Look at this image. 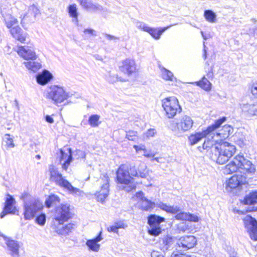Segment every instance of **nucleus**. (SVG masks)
<instances>
[{
	"label": "nucleus",
	"instance_id": "nucleus-1",
	"mask_svg": "<svg viewBox=\"0 0 257 257\" xmlns=\"http://www.w3.org/2000/svg\"><path fill=\"white\" fill-rule=\"evenodd\" d=\"M255 171V167L250 161L245 159L243 155H238L225 166L223 172L226 174L239 172L245 176L246 174H253Z\"/></svg>",
	"mask_w": 257,
	"mask_h": 257
},
{
	"label": "nucleus",
	"instance_id": "nucleus-2",
	"mask_svg": "<svg viewBox=\"0 0 257 257\" xmlns=\"http://www.w3.org/2000/svg\"><path fill=\"white\" fill-rule=\"evenodd\" d=\"M18 54L27 61L24 62L26 67L34 72H37L42 67L41 63L35 60L37 55L35 51L28 46H19L17 50Z\"/></svg>",
	"mask_w": 257,
	"mask_h": 257
},
{
	"label": "nucleus",
	"instance_id": "nucleus-3",
	"mask_svg": "<svg viewBox=\"0 0 257 257\" xmlns=\"http://www.w3.org/2000/svg\"><path fill=\"white\" fill-rule=\"evenodd\" d=\"M49 172H50V179L54 181L56 185L64 188L74 195L80 196L81 195L82 191L73 187L69 182L64 179L54 166L52 165L49 166Z\"/></svg>",
	"mask_w": 257,
	"mask_h": 257
},
{
	"label": "nucleus",
	"instance_id": "nucleus-4",
	"mask_svg": "<svg viewBox=\"0 0 257 257\" xmlns=\"http://www.w3.org/2000/svg\"><path fill=\"white\" fill-rule=\"evenodd\" d=\"M226 120V117L223 116L215 120L214 123L207 127L202 132L192 134L188 137V140L191 145H194L199 142L202 139L206 137H211L213 139L212 135H214V132L218 129Z\"/></svg>",
	"mask_w": 257,
	"mask_h": 257
},
{
	"label": "nucleus",
	"instance_id": "nucleus-5",
	"mask_svg": "<svg viewBox=\"0 0 257 257\" xmlns=\"http://www.w3.org/2000/svg\"><path fill=\"white\" fill-rule=\"evenodd\" d=\"M72 94L67 92L63 87L58 85H51L46 91V98L53 100L55 104H58L71 97Z\"/></svg>",
	"mask_w": 257,
	"mask_h": 257
},
{
	"label": "nucleus",
	"instance_id": "nucleus-6",
	"mask_svg": "<svg viewBox=\"0 0 257 257\" xmlns=\"http://www.w3.org/2000/svg\"><path fill=\"white\" fill-rule=\"evenodd\" d=\"M162 105L166 112V116L169 118H173L177 112L180 113L182 108L175 97H169L162 100Z\"/></svg>",
	"mask_w": 257,
	"mask_h": 257
},
{
	"label": "nucleus",
	"instance_id": "nucleus-7",
	"mask_svg": "<svg viewBox=\"0 0 257 257\" xmlns=\"http://www.w3.org/2000/svg\"><path fill=\"white\" fill-rule=\"evenodd\" d=\"M24 208L25 219L30 220L35 216L37 212L43 208V205L39 199L32 198L29 202H24Z\"/></svg>",
	"mask_w": 257,
	"mask_h": 257
},
{
	"label": "nucleus",
	"instance_id": "nucleus-8",
	"mask_svg": "<svg viewBox=\"0 0 257 257\" xmlns=\"http://www.w3.org/2000/svg\"><path fill=\"white\" fill-rule=\"evenodd\" d=\"M70 205L68 204H61L55 209L53 219L59 224H62L72 217L70 211Z\"/></svg>",
	"mask_w": 257,
	"mask_h": 257
},
{
	"label": "nucleus",
	"instance_id": "nucleus-9",
	"mask_svg": "<svg viewBox=\"0 0 257 257\" xmlns=\"http://www.w3.org/2000/svg\"><path fill=\"white\" fill-rule=\"evenodd\" d=\"M165 218L156 214H151L148 217V223L150 227L148 232L154 236L159 235L162 232L160 223L165 222Z\"/></svg>",
	"mask_w": 257,
	"mask_h": 257
},
{
	"label": "nucleus",
	"instance_id": "nucleus-10",
	"mask_svg": "<svg viewBox=\"0 0 257 257\" xmlns=\"http://www.w3.org/2000/svg\"><path fill=\"white\" fill-rule=\"evenodd\" d=\"M136 27L138 29L148 33L155 39L159 40L161 35L171 26L164 28H152L144 22L138 21L136 23Z\"/></svg>",
	"mask_w": 257,
	"mask_h": 257
},
{
	"label": "nucleus",
	"instance_id": "nucleus-11",
	"mask_svg": "<svg viewBox=\"0 0 257 257\" xmlns=\"http://www.w3.org/2000/svg\"><path fill=\"white\" fill-rule=\"evenodd\" d=\"M100 180L102 184L100 191L96 193V198L98 201L103 203L109 192V178L108 175L105 173L101 176Z\"/></svg>",
	"mask_w": 257,
	"mask_h": 257
},
{
	"label": "nucleus",
	"instance_id": "nucleus-12",
	"mask_svg": "<svg viewBox=\"0 0 257 257\" xmlns=\"http://www.w3.org/2000/svg\"><path fill=\"white\" fill-rule=\"evenodd\" d=\"M243 221L251 239L257 241V220L250 215H246Z\"/></svg>",
	"mask_w": 257,
	"mask_h": 257
},
{
	"label": "nucleus",
	"instance_id": "nucleus-13",
	"mask_svg": "<svg viewBox=\"0 0 257 257\" xmlns=\"http://www.w3.org/2000/svg\"><path fill=\"white\" fill-rule=\"evenodd\" d=\"M211 159L216 161L218 164H224L230 159L228 156L222 150V148L219 144L217 146L212 148V154L210 156Z\"/></svg>",
	"mask_w": 257,
	"mask_h": 257
},
{
	"label": "nucleus",
	"instance_id": "nucleus-14",
	"mask_svg": "<svg viewBox=\"0 0 257 257\" xmlns=\"http://www.w3.org/2000/svg\"><path fill=\"white\" fill-rule=\"evenodd\" d=\"M116 179L118 183L128 184L132 179L128 167L125 165H121L116 171Z\"/></svg>",
	"mask_w": 257,
	"mask_h": 257
},
{
	"label": "nucleus",
	"instance_id": "nucleus-15",
	"mask_svg": "<svg viewBox=\"0 0 257 257\" xmlns=\"http://www.w3.org/2000/svg\"><path fill=\"white\" fill-rule=\"evenodd\" d=\"M246 176L240 175H235L226 181V189H235L241 186L246 182Z\"/></svg>",
	"mask_w": 257,
	"mask_h": 257
},
{
	"label": "nucleus",
	"instance_id": "nucleus-16",
	"mask_svg": "<svg viewBox=\"0 0 257 257\" xmlns=\"http://www.w3.org/2000/svg\"><path fill=\"white\" fill-rule=\"evenodd\" d=\"M194 121L192 118L187 115L182 116L179 122L177 123V127L179 131L186 132L192 127Z\"/></svg>",
	"mask_w": 257,
	"mask_h": 257
},
{
	"label": "nucleus",
	"instance_id": "nucleus-17",
	"mask_svg": "<svg viewBox=\"0 0 257 257\" xmlns=\"http://www.w3.org/2000/svg\"><path fill=\"white\" fill-rule=\"evenodd\" d=\"M60 163L63 170L66 171L73 161L72 152L71 148H67L66 152L61 150Z\"/></svg>",
	"mask_w": 257,
	"mask_h": 257
},
{
	"label": "nucleus",
	"instance_id": "nucleus-18",
	"mask_svg": "<svg viewBox=\"0 0 257 257\" xmlns=\"http://www.w3.org/2000/svg\"><path fill=\"white\" fill-rule=\"evenodd\" d=\"M120 70L124 74L131 76L136 70V65L135 61L131 59H126L122 62L119 66Z\"/></svg>",
	"mask_w": 257,
	"mask_h": 257
},
{
	"label": "nucleus",
	"instance_id": "nucleus-19",
	"mask_svg": "<svg viewBox=\"0 0 257 257\" xmlns=\"http://www.w3.org/2000/svg\"><path fill=\"white\" fill-rule=\"evenodd\" d=\"M6 200L4 210L0 214V218H4L7 214L9 213L15 214L16 212V207L14 206L16 203L15 199L10 195H8Z\"/></svg>",
	"mask_w": 257,
	"mask_h": 257
},
{
	"label": "nucleus",
	"instance_id": "nucleus-20",
	"mask_svg": "<svg viewBox=\"0 0 257 257\" xmlns=\"http://www.w3.org/2000/svg\"><path fill=\"white\" fill-rule=\"evenodd\" d=\"M243 201L244 204L250 205L246 210V212L256 211L257 206H251V205L257 204V191L251 192L248 195H246Z\"/></svg>",
	"mask_w": 257,
	"mask_h": 257
},
{
	"label": "nucleus",
	"instance_id": "nucleus-21",
	"mask_svg": "<svg viewBox=\"0 0 257 257\" xmlns=\"http://www.w3.org/2000/svg\"><path fill=\"white\" fill-rule=\"evenodd\" d=\"M2 246L13 257H19L20 245L17 242H4Z\"/></svg>",
	"mask_w": 257,
	"mask_h": 257
},
{
	"label": "nucleus",
	"instance_id": "nucleus-22",
	"mask_svg": "<svg viewBox=\"0 0 257 257\" xmlns=\"http://www.w3.org/2000/svg\"><path fill=\"white\" fill-rule=\"evenodd\" d=\"M11 34L13 37L21 43H25L27 37V33L24 32L21 28L16 25L11 30Z\"/></svg>",
	"mask_w": 257,
	"mask_h": 257
},
{
	"label": "nucleus",
	"instance_id": "nucleus-23",
	"mask_svg": "<svg viewBox=\"0 0 257 257\" xmlns=\"http://www.w3.org/2000/svg\"><path fill=\"white\" fill-rule=\"evenodd\" d=\"M52 78V74L47 70H43L42 72L39 73L36 75L37 82L42 85L48 83Z\"/></svg>",
	"mask_w": 257,
	"mask_h": 257
},
{
	"label": "nucleus",
	"instance_id": "nucleus-24",
	"mask_svg": "<svg viewBox=\"0 0 257 257\" xmlns=\"http://www.w3.org/2000/svg\"><path fill=\"white\" fill-rule=\"evenodd\" d=\"M222 148V150L225 152L228 157L230 158L236 152L235 146L227 142L219 143Z\"/></svg>",
	"mask_w": 257,
	"mask_h": 257
},
{
	"label": "nucleus",
	"instance_id": "nucleus-25",
	"mask_svg": "<svg viewBox=\"0 0 257 257\" xmlns=\"http://www.w3.org/2000/svg\"><path fill=\"white\" fill-rule=\"evenodd\" d=\"M155 207L160 208L168 213L175 214L180 211V208L177 206H169L162 202L155 203Z\"/></svg>",
	"mask_w": 257,
	"mask_h": 257
},
{
	"label": "nucleus",
	"instance_id": "nucleus-26",
	"mask_svg": "<svg viewBox=\"0 0 257 257\" xmlns=\"http://www.w3.org/2000/svg\"><path fill=\"white\" fill-rule=\"evenodd\" d=\"M217 129L215 130L216 131ZM233 128L229 125H224L221 130L218 131V132L215 131L214 133H216L217 137H219L221 139H225L228 138L230 134L232 133Z\"/></svg>",
	"mask_w": 257,
	"mask_h": 257
},
{
	"label": "nucleus",
	"instance_id": "nucleus-27",
	"mask_svg": "<svg viewBox=\"0 0 257 257\" xmlns=\"http://www.w3.org/2000/svg\"><path fill=\"white\" fill-rule=\"evenodd\" d=\"M243 111L252 115H257V102L253 104H244L241 106Z\"/></svg>",
	"mask_w": 257,
	"mask_h": 257
},
{
	"label": "nucleus",
	"instance_id": "nucleus-28",
	"mask_svg": "<svg viewBox=\"0 0 257 257\" xmlns=\"http://www.w3.org/2000/svg\"><path fill=\"white\" fill-rule=\"evenodd\" d=\"M130 175L134 177L146 178L148 175L146 169H144L143 171L137 170L135 166H130Z\"/></svg>",
	"mask_w": 257,
	"mask_h": 257
},
{
	"label": "nucleus",
	"instance_id": "nucleus-29",
	"mask_svg": "<svg viewBox=\"0 0 257 257\" xmlns=\"http://www.w3.org/2000/svg\"><path fill=\"white\" fill-rule=\"evenodd\" d=\"M60 200V199L58 196L55 194L50 195L46 199V207L50 208L53 206L55 205L57 203H59Z\"/></svg>",
	"mask_w": 257,
	"mask_h": 257
},
{
	"label": "nucleus",
	"instance_id": "nucleus-30",
	"mask_svg": "<svg viewBox=\"0 0 257 257\" xmlns=\"http://www.w3.org/2000/svg\"><path fill=\"white\" fill-rule=\"evenodd\" d=\"M141 209L144 211H150L155 207V203L147 198L144 199L141 202H139Z\"/></svg>",
	"mask_w": 257,
	"mask_h": 257
},
{
	"label": "nucleus",
	"instance_id": "nucleus-31",
	"mask_svg": "<svg viewBox=\"0 0 257 257\" xmlns=\"http://www.w3.org/2000/svg\"><path fill=\"white\" fill-rule=\"evenodd\" d=\"M76 227V225L74 223H68L62 228L57 230V232L62 235H66L73 230Z\"/></svg>",
	"mask_w": 257,
	"mask_h": 257
},
{
	"label": "nucleus",
	"instance_id": "nucleus-32",
	"mask_svg": "<svg viewBox=\"0 0 257 257\" xmlns=\"http://www.w3.org/2000/svg\"><path fill=\"white\" fill-rule=\"evenodd\" d=\"M195 83L197 86H200L206 91H209L211 89V83L205 76H203L201 80L199 81H197Z\"/></svg>",
	"mask_w": 257,
	"mask_h": 257
},
{
	"label": "nucleus",
	"instance_id": "nucleus-33",
	"mask_svg": "<svg viewBox=\"0 0 257 257\" xmlns=\"http://www.w3.org/2000/svg\"><path fill=\"white\" fill-rule=\"evenodd\" d=\"M68 12L70 16L74 18L76 23H78V12L76 5L74 4L70 5L68 7Z\"/></svg>",
	"mask_w": 257,
	"mask_h": 257
},
{
	"label": "nucleus",
	"instance_id": "nucleus-34",
	"mask_svg": "<svg viewBox=\"0 0 257 257\" xmlns=\"http://www.w3.org/2000/svg\"><path fill=\"white\" fill-rule=\"evenodd\" d=\"M127 227V225L125 224L123 221H117L115 222L114 225L107 227V230L109 232H113L114 233H117L118 229L119 228H124Z\"/></svg>",
	"mask_w": 257,
	"mask_h": 257
},
{
	"label": "nucleus",
	"instance_id": "nucleus-35",
	"mask_svg": "<svg viewBox=\"0 0 257 257\" xmlns=\"http://www.w3.org/2000/svg\"><path fill=\"white\" fill-rule=\"evenodd\" d=\"M204 16L206 20L210 23H214L216 21V15L211 10H205Z\"/></svg>",
	"mask_w": 257,
	"mask_h": 257
},
{
	"label": "nucleus",
	"instance_id": "nucleus-36",
	"mask_svg": "<svg viewBox=\"0 0 257 257\" xmlns=\"http://www.w3.org/2000/svg\"><path fill=\"white\" fill-rule=\"evenodd\" d=\"M233 140L236 144L241 148L243 147L245 145V142L246 141L245 137L240 133H237L235 134Z\"/></svg>",
	"mask_w": 257,
	"mask_h": 257
},
{
	"label": "nucleus",
	"instance_id": "nucleus-37",
	"mask_svg": "<svg viewBox=\"0 0 257 257\" xmlns=\"http://www.w3.org/2000/svg\"><path fill=\"white\" fill-rule=\"evenodd\" d=\"M99 115L97 114H92L89 117L88 123L91 127H97L100 123V122H99Z\"/></svg>",
	"mask_w": 257,
	"mask_h": 257
},
{
	"label": "nucleus",
	"instance_id": "nucleus-38",
	"mask_svg": "<svg viewBox=\"0 0 257 257\" xmlns=\"http://www.w3.org/2000/svg\"><path fill=\"white\" fill-rule=\"evenodd\" d=\"M39 13V10L37 7L35 5H32L29 7L28 13L25 15L24 18L25 19L29 17H33L35 18Z\"/></svg>",
	"mask_w": 257,
	"mask_h": 257
},
{
	"label": "nucleus",
	"instance_id": "nucleus-39",
	"mask_svg": "<svg viewBox=\"0 0 257 257\" xmlns=\"http://www.w3.org/2000/svg\"><path fill=\"white\" fill-rule=\"evenodd\" d=\"M160 69L162 73V78L164 79L171 81L173 80V74L172 72L163 67H160Z\"/></svg>",
	"mask_w": 257,
	"mask_h": 257
},
{
	"label": "nucleus",
	"instance_id": "nucleus-40",
	"mask_svg": "<svg viewBox=\"0 0 257 257\" xmlns=\"http://www.w3.org/2000/svg\"><path fill=\"white\" fill-rule=\"evenodd\" d=\"M5 21L7 27L10 28L14 27V25H17L18 21L14 17H12L11 15H7L5 18Z\"/></svg>",
	"mask_w": 257,
	"mask_h": 257
},
{
	"label": "nucleus",
	"instance_id": "nucleus-41",
	"mask_svg": "<svg viewBox=\"0 0 257 257\" xmlns=\"http://www.w3.org/2000/svg\"><path fill=\"white\" fill-rule=\"evenodd\" d=\"M179 247H182L184 250L193 248L196 244V242H179L178 243Z\"/></svg>",
	"mask_w": 257,
	"mask_h": 257
},
{
	"label": "nucleus",
	"instance_id": "nucleus-42",
	"mask_svg": "<svg viewBox=\"0 0 257 257\" xmlns=\"http://www.w3.org/2000/svg\"><path fill=\"white\" fill-rule=\"evenodd\" d=\"M214 141L213 140H207L205 141L203 144V148L204 150H210L211 153H212V148L213 147L217 146V144L218 143L214 144Z\"/></svg>",
	"mask_w": 257,
	"mask_h": 257
},
{
	"label": "nucleus",
	"instance_id": "nucleus-43",
	"mask_svg": "<svg viewBox=\"0 0 257 257\" xmlns=\"http://www.w3.org/2000/svg\"><path fill=\"white\" fill-rule=\"evenodd\" d=\"M98 242H86V245L90 250L94 251H98L100 248V245Z\"/></svg>",
	"mask_w": 257,
	"mask_h": 257
},
{
	"label": "nucleus",
	"instance_id": "nucleus-44",
	"mask_svg": "<svg viewBox=\"0 0 257 257\" xmlns=\"http://www.w3.org/2000/svg\"><path fill=\"white\" fill-rule=\"evenodd\" d=\"M46 220V216L44 213H41L36 218V222L40 225L43 226Z\"/></svg>",
	"mask_w": 257,
	"mask_h": 257
},
{
	"label": "nucleus",
	"instance_id": "nucleus-45",
	"mask_svg": "<svg viewBox=\"0 0 257 257\" xmlns=\"http://www.w3.org/2000/svg\"><path fill=\"white\" fill-rule=\"evenodd\" d=\"M159 247L163 251H167L172 248L171 242H162Z\"/></svg>",
	"mask_w": 257,
	"mask_h": 257
},
{
	"label": "nucleus",
	"instance_id": "nucleus-46",
	"mask_svg": "<svg viewBox=\"0 0 257 257\" xmlns=\"http://www.w3.org/2000/svg\"><path fill=\"white\" fill-rule=\"evenodd\" d=\"M85 39H88L91 36H96L95 31L92 29H86L83 31Z\"/></svg>",
	"mask_w": 257,
	"mask_h": 257
},
{
	"label": "nucleus",
	"instance_id": "nucleus-47",
	"mask_svg": "<svg viewBox=\"0 0 257 257\" xmlns=\"http://www.w3.org/2000/svg\"><path fill=\"white\" fill-rule=\"evenodd\" d=\"M87 10L96 12V11H101L103 10V7L101 6H100V5H99L98 4H94L91 2Z\"/></svg>",
	"mask_w": 257,
	"mask_h": 257
},
{
	"label": "nucleus",
	"instance_id": "nucleus-48",
	"mask_svg": "<svg viewBox=\"0 0 257 257\" xmlns=\"http://www.w3.org/2000/svg\"><path fill=\"white\" fill-rule=\"evenodd\" d=\"M176 214L175 217L176 219L187 221L188 213L184 212H180L179 211Z\"/></svg>",
	"mask_w": 257,
	"mask_h": 257
},
{
	"label": "nucleus",
	"instance_id": "nucleus-49",
	"mask_svg": "<svg viewBox=\"0 0 257 257\" xmlns=\"http://www.w3.org/2000/svg\"><path fill=\"white\" fill-rule=\"evenodd\" d=\"M137 132L133 131H129L126 132V138L130 141H135L137 138Z\"/></svg>",
	"mask_w": 257,
	"mask_h": 257
},
{
	"label": "nucleus",
	"instance_id": "nucleus-50",
	"mask_svg": "<svg viewBox=\"0 0 257 257\" xmlns=\"http://www.w3.org/2000/svg\"><path fill=\"white\" fill-rule=\"evenodd\" d=\"M5 138L6 140V144L8 147L10 148H14L15 147L13 140L10 137V135L9 134H6L5 136Z\"/></svg>",
	"mask_w": 257,
	"mask_h": 257
},
{
	"label": "nucleus",
	"instance_id": "nucleus-51",
	"mask_svg": "<svg viewBox=\"0 0 257 257\" xmlns=\"http://www.w3.org/2000/svg\"><path fill=\"white\" fill-rule=\"evenodd\" d=\"M171 257H194V256L188 255L186 253H182L179 251H173L172 253Z\"/></svg>",
	"mask_w": 257,
	"mask_h": 257
},
{
	"label": "nucleus",
	"instance_id": "nucleus-52",
	"mask_svg": "<svg viewBox=\"0 0 257 257\" xmlns=\"http://www.w3.org/2000/svg\"><path fill=\"white\" fill-rule=\"evenodd\" d=\"M187 221L197 222L199 221V218L196 215L188 213Z\"/></svg>",
	"mask_w": 257,
	"mask_h": 257
},
{
	"label": "nucleus",
	"instance_id": "nucleus-53",
	"mask_svg": "<svg viewBox=\"0 0 257 257\" xmlns=\"http://www.w3.org/2000/svg\"><path fill=\"white\" fill-rule=\"evenodd\" d=\"M125 186L123 187V189L126 191V192H130L133 190H135L136 186L135 184L129 183L128 184H125Z\"/></svg>",
	"mask_w": 257,
	"mask_h": 257
},
{
	"label": "nucleus",
	"instance_id": "nucleus-54",
	"mask_svg": "<svg viewBox=\"0 0 257 257\" xmlns=\"http://www.w3.org/2000/svg\"><path fill=\"white\" fill-rule=\"evenodd\" d=\"M77 1L82 7L86 10L88 9L91 3V1H87V0H77Z\"/></svg>",
	"mask_w": 257,
	"mask_h": 257
},
{
	"label": "nucleus",
	"instance_id": "nucleus-55",
	"mask_svg": "<svg viewBox=\"0 0 257 257\" xmlns=\"http://www.w3.org/2000/svg\"><path fill=\"white\" fill-rule=\"evenodd\" d=\"M103 35L105 36V37L108 40H109V41H111V40L116 41V40H118L119 39V37H116V36H114L113 35H110L108 34L103 33Z\"/></svg>",
	"mask_w": 257,
	"mask_h": 257
},
{
	"label": "nucleus",
	"instance_id": "nucleus-56",
	"mask_svg": "<svg viewBox=\"0 0 257 257\" xmlns=\"http://www.w3.org/2000/svg\"><path fill=\"white\" fill-rule=\"evenodd\" d=\"M213 66H211L210 68L208 69V72H207L206 76L207 77V79H213L214 75H213Z\"/></svg>",
	"mask_w": 257,
	"mask_h": 257
},
{
	"label": "nucleus",
	"instance_id": "nucleus-57",
	"mask_svg": "<svg viewBox=\"0 0 257 257\" xmlns=\"http://www.w3.org/2000/svg\"><path fill=\"white\" fill-rule=\"evenodd\" d=\"M134 148L137 152H138L139 151H143L144 152L146 150V147L144 145H134Z\"/></svg>",
	"mask_w": 257,
	"mask_h": 257
},
{
	"label": "nucleus",
	"instance_id": "nucleus-58",
	"mask_svg": "<svg viewBox=\"0 0 257 257\" xmlns=\"http://www.w3.org/2000/svg\"><path fill=\"white\" fill-rule=\"evenodd\" d=\"M136 197L138 199H139V202H141L142 200H144V199L147 198L144 196V193L142 191L137 192L136 193Z\"/></svg>",
	"mask_w": 257,
	"mask_h": 257
},
{
	"label": "nucleus",
	"instance_id": "nucleus-59",
	"mask_svg": "<svg viewBox=\"0 0 257 257\" xmlns=\"http://www.w3.org/2000/svg\"><path fill=\"white\" fill-rule=\"evenodd\" d=\"M102 239V238L101 237V231H100L96 236L92 239H87V241H100Z\"/></svg>",
	"mask_w": 257,
	"mask_h": 257
},
{
	"label": "nucleus",
	"instance_id": "nucleus-60",
	"mask_svg": "<svg viewBox=\"0 0 257 257\" xmlns=\"http://www.w3.org/2000/svg\"><path fill=\"white\" fill-rule=\"evenodd\" d=\"M143 155L147 158H152L155 156V154L152 153L150 151H148L147 149L144 152Z\"/></svg>",
	"mask_w": 257,
	"mask_h": 257
},
{
	"label": "nucleus",
	"instance_id": "nucleus-61",
	"mask_svg": "<svg viewBox=\"0 0 257 257\" xmlns=\"http://www.w3.org/2000/svg\"><path fill=\"white\" fill-rule=\"evenodd\" d=\"M107 80L109 82L113 83L117 80V77L114 75L112 76L110 75L108 77Z\"/></svg>",
	"mask_w": 257,
	"mask_h": 257
},
{
	"label": "nucleus",
	"instance_id": "nucleus-62",
	"mask_svg": "<svg viewBox=\"0 0 257 257\" xmlns=\"http://www.w3.org/2000/svg\"><path fill=\"white\" fill-rule=\"evenodd\" d=\"M156 133V131L154 129L150 128L146 133V136L147 137H153Z\"/></svg>",
	"mask_w": 257,
	"mask_h": 257
},
{
	"label": "nucleus",
	"instance_id": "nucleus-63",
	"mask_svg": "<svg viewBox=\"0 0 257 257\" xmlns=\"http://www.w3.org/2000/svg\"><path fill=\"white\" fill-rule=\"evenodd\" d=\"M251 91L252 95L257 98V83L252 86Z\"/></svg>",
	"mask_w": 257,
	"mask_h": 257
},
{
	"label": "nucleus",
	"instance_id": "nucleus-64",
	"mask_svg": "<svg viewBox=\"0 0 257 257\" xmlns=\"http://www.w3.org/2000/svg\"><path fill=\"white\" fill-rule=\"evenodd\" d=\"M151 257H164L160 252L154 250L151 253Z\"/></svg>",
	"mask_w": 257,
	"mask_h": 257
}]
</instances>
